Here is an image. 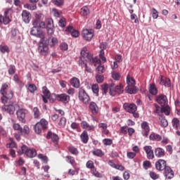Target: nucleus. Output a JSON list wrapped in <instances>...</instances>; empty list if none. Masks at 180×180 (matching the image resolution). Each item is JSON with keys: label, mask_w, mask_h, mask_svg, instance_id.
<instances>
[{"label": "nucleus", "mask_w": 180, "mask_h": 180, "mask_svg": "<svg viewBox=\"0 0 180 180\" xmlns=\"http://www.w3.org/2000/svg\"><path fill=\"white\" fill-rule=\"evenodd\" d=\"M127 126L121 127L120 129L121 134H127Z\"/></svg>", "instance_id": "338daca9"}, {"label": "nucleus", "mask_w": 180, "mask_h": 180, "mask_svg": "<svg viewBox=\"0 0 180 180\" xmlns=\"http://www.w3.org/2000/svg\"><path fill=\"white\" fill-rule=\"evenodd\" d=\"M124 92L123 84H120L119 85H115V83H111L110 84L109 94L110 96H119Z\"/></svg>", "instance_id": "f03ea898"}, {"label": "nucleus", "mask_w": 180, "mask_h": 180, "mask_svg": "<svg viewBox=\"0 0 180 180\" xmlns=\"http://www.w3.org/2000/svg\"><path fill=\"white\" fill-rule=\"evenodd\" d=\"M163 174L167 179H172V178H174V176H175L174 170H172V169H171L169 166H167L165 169Z\"/></svg>", "instance_id": "2eb2a0df"}, {"label": "nucleus", "mask_w": 180, "mask_h": 180, "mask_svg": "<svg viewBox=\"0 0 180 180\" xmlns=\"http://www.w3.org/2000/svg\"><path fill=\"white\" fill-rule=\"evenodd\" d=\"M143 150L146 154L148 160H154V158H155V156L154 155V150H153V146H146L143 148Z\"/></svg>", "instance_id": "9b49d317"}, {"label": "nucleus", "mask_w": 180, "mask_h": 180, "mask_svg": "<svg viewBox=\"0 0 180 180\" xmlns=\"http://www.w3.org/2000/svg\"><path fill=\"white\" fill-rule=\"evenodd\" d=\"M30 34H32V36H35V37H38L39 39H41L42 40L46 39V32L40 30L39 27L33 26L30 31Z\"/></svg>", "instance_id": "39448f33"}, {"label": "nucleus", "mask_w": 180, "mask_h": 180, "mask_svg": "<svg viewBox=\"0 0 180 180\" xmlns=\"http://www.w3.org/2000/svg\"><path fill=\"white\" fill-rule=\"evenodd\" d=\"M86 63H89L90 65H92L94 63L99 64V63H101V60H99L98 57L94 58V55L89 53L88 48L84 46L80 52L79 64L82 66V64H86Z\"/></svg>", "instance_id": "f257e3e1"}, {"label": "nucleus", "mask_w": 180, "mask_h": 180, "mask_svg": "<svg viewBox=\"0 0 180 180\" xmlns=\"http://www.w3.org/2000/svg\"><path fill=\"white\" fill-rule=\"evenodd\" d=\"M141 127L142 129V135L144 136V137H148V134H150V124L148 122L143 121L141 124Z\"/></svg>", "instance_id": "f8f14e48"}, {"label": "nucleus", "mask_w": 180, "mask_h": 180, "mask_svg": "<svg viewBox=\"0 0 180 180\" xmlns=\"http://www.w3.org/2000/svg\"><path fill=\"white\" fill-rule=\"evenodd\" d=\"M96 79L98 84H102V82L103 81V79H105V77H103V75H97L96 77Z\"/></svg>", "instance_id": "e2e57ef3"}, {"label": "nucleus", "mask_w": 180, "mask_h": 180, "mask_svg": "<svg viewBox=\"0 0 180 180\" xmlns=\"http://www.w3.org/2000/svg\"><path fill=\"white\" fill-rule=\"evenodd\" d=\"M149 175L152 179H158V178H160V176L155 172H150Z\"/></svg>", "instance_id": "69168bd1"}, {"label": "nucleus", "mask_w": 180, "mask_h": 180, "mask_svg": "<svg viewBox=\"0 0 180 180\" xmlns=\"http://www.w3.org/2000/svg\"><path fill=\"white\" fill-rule=\"evenodd\" d=\"M89 95L86 94V91L84 89H79V100L83 103H88L90 101Z\"/></svg>", "instance_id": "423d86ee"}, {"label": "nucleus", "mask_w": 180, "mask_h": 180, "mask_svg": "<svg viewBox=\"0 0 180 180\" xmlns=\"http://www.w3.org/2000/svg\"><path fill=\"white\" fill-rule=\"evenodd\" d=\"M42 93L44 94V95L41 96L44 103H48L49 99H50V96L51 95L50 90H49L47 86H45L42 88Z\"/></svg>", "instance_id": "ddd939ff"}, {"label": "nucleus", "mask_w": 180, "mask_h": 180, "mask_svg": "<svg viewBox=\"0 0 180 180\" xmlns=\"http://www.w3.org/2000/svg\"><path fill=\"white\" fill-rule=\"evenodd\" d=\"M65 25H67V22L65 21V18H61L58 22V25L60 27H65Z\"/></svg>", "instance_id": "680f3d73"}, {"label": "nucleus", "mask_w": 180, "mask_h": 180, "mask_svg": "<svg viewBox=\"0 0 180 180\" xmlns=\"http://www.w3.org/2000/svg\"><path fill=\"white\" fill-rule=\"evenodd\" d=\"M38 53H39L40 56H47L49 54V46L40 41L38 46Z\"/></svg>", "instance_id": "6e6552de"}, {"label": "nucleus", "mask_w": 180, "mask_h": 180, "mask_svg": "<svg viewBox=\"0 0 180 180\" xmlns=\"http://www.w3.org/2000/svg\"><path fill=\"white\" fill-rule=\"evenodd\" d=\"M123 109L128 113H134V112H137V105L134 103H125L123 105Z\"/></svg>", "instance_id": "1a4fd4ad"}, {"label": "nucleus", "mask_w": 180, "mask_h": 180, "mask_svg": "<svg viewBox=\"0 0 180 180\" xmlns=\"http://www.w3.org/2000/svg\"><path fill=\"white\" fill-rule=\"evenodd\" d=\"M162 139V137L161 136V135L154 132L150 134V135L149 136V140H150L151 141H161Z\"/></svg>", "instance_id": "c85d7f7f"}, {"label": "nucleus", "mask_w": 180, "mask_h": 180, "mask_svg": "<svg viewBox=\"0 0 180 180\" xmlns=\"http://www.w3.org/2000/svg\"><path fill=\"white\" fill-rule=\"evenodd\" d=\"M170 112L171 108H169L168 104L161 108V113H165L167 116L169 115Z\"/></svg>", "instance_id": "4c0bfd02"}, {"label": "nucleus", "mask_w": 180, "mask_h": 180, "mask_svg": "<svg viewBox=\"0 0 180 180\" xmlns=\"http://www.w3.org/2000/svg\"><path fill=\"white\" fill-rule=\"evenodd\" d=\"M179 123L180 121L178 118L175 117L172 120V127H174V129H175L176 130H178V129L179 128Z\"/></svg>", "instance_id": "ea45409f"}, {"label": "nucleus", "mask_w": 180, "mask_h": 180, "mask_svg": "<svg viewBox=\"0 0 180 180\" xmlns=\"http://www.w3.org/2000/svg\"><path fill=\"white\" fill-rule=\"evenodd\" d=\"M156 101L162 107L167 106V105H168V98H167V96L165 95L158 96Z\"/></svg>", "instance_id": "dca6fc26"}, {"label": "nucleus", "mask_w": 180, "mask_h": 180, "mask_svg": "<svg viewBox=\"0 0 180 180\" xmlns=\"http://www.w3.org/2000/svg\"><path fill=\"white\" fill-rule=\"evenodd\" d=\"M157 171H164L167 167V161L162 159H159L155 164Z\"/></svg>", "instance_id": "9d476101"}, {"label": "nucleus", "mask_w": 180, "mask_h": 180, "mask_svg": "<svg viewBox=\"0 0 180 180\" xmlns=\"http://www.w3.org/2000/svg\"><path fill=\"white\" fill-rule=\"evenodd\" d=\"M82 36L87 41H91V40H92V37H94V30H84L82 32Z\"/></svg>", "instance_id": "4468645a"}, {"label": "nucleus", "mask_w": 180, "mask_h": 180, "mask_svg": "<svg viewBox=\"0 0 180 180\" xmlns=\"http://www.w3.org/2000/svg\"><path fill=\"white\" fill-rule=\"evenodd\" d=\"M159 120L160 121V126L162 127H168V120L165 119V117L160 116L159 117Z\"/></svg>", "instance_id": "a19ab883"}, {"label": "nucleus", "mask_w": 180, "mask_h": 180, "mask_svg": "<svg viewBox=\"0 0 180 180\" xmlns=\"http://www.w3.org/2000/svg\"><path fill=\"white\" fill-rule=\"evenodd\" d=\"M56 99L63 103H68L70 102V96L66 94H58L56 95Z\"/></svg>", "instance_id": "a211bd4d"}, {"label": "nucleus", "mask_w": 180, "mask_h": 180, "mask_svg": "<svg viewBox=\"0 0 180 180\" xmlns=\"http://www.w3.org/2000/svg\"><path fill=\"white\" fill-rule=\"evenodd\" d=\"M29 113V110L25 108H20L16 111V115L18 120L25 123L26 122V115Z\"/></svg>", "instance_id": "0eeeda50"}, {"label": "nucleus", "mask_w": 180, "mask_h": 180, "mask_svg": "<svg viewBox=\"0 0 180 180\" xmlns=\"http://www.w3.org/2000/svg\"><path fill=\"white\" fill-rule=\"evenodd\" d=\"M38 158L41 160L45 164H47V162H49V158L44 155L43 154L38 155Z\"/></svg>", "instance_id": "6e6d98bb"}, {"label": "nucleus", "mask_w": 180, "mask_h": 180, "mask_svg": "<svg viewBox=\"0 0 180 180\" xmlns=\"http://www.w3.org/2000/svg\"><path fill=\"white\" fill-rule=\"evenodd\" d=\"M37 87L36 86L35 84H30L28 86V91H30V92H31V94L34 93L35 91H37Z\"/></svg>", "instance_id": "13d9d810"}, {"label": "nucleus", "mask_w": 180, "mask_h": 180, "mask_svg": "<svg viewBox=\"0 0 180 180\" xmlns=\"http://www.w3.org/2000/svg\"><path fill=\"white\" fill-rule=\"evenodd\" d=\"M93 64H94V67L97 65L96 71L98 72V74H103V72H105V65H102L101 60L99 63H94Z\"/></svg>", "instance_id": "cd10ccee"}, {"label": "nucleus", "mask_w": 180, "mask_h": 180, "mask_svg": "<svg viewBox=\"0 0 180 180\" xmlns=\"http://www.w3.org/2000/svg\"><path fill=\"white\" fill-rule=\"evenodd\" d=\"M0 51L3 53H9V47L7 46H0Z\"/></svg>", "instance_id": "052dcab7"}, {"label": "nucleus", "mask_w": 180, "mask_h": 180, "mask_svg": "<svg viewBox=\"0 0 180 180\" xmlns=\"http://www.w3.org/2000/svg\"><path fill=\"white\" fill-rule=\"evenodd\" d=\"M103 143L104 146H112V144H113V140L111 139H104Z\"/></svg>", "instance_id": "5fc2aeb1"}, {"label": "nucleus", "mask_w": 180, "mask_h": 180, "mask_svg": "<svg viewBox=\"0 0 180 180\" xmlns=\"http://www.w3.org/2000/svg\"><path fill=\"white\" fill-rule=\"evenodd\" d=\"M80 124L81 127L86 130V131H95V126L89 124L86 121H82Z\"/></svg>", "instance_id": "f3484780"}, {"label": "nucleus", "mask_w": 180, "mask_h": 180, "mask_svg": "<svg viewBox=\"0 0 180 180\" xmlns=\"http://www.w3.org/2000/svg\"><path fill=\"white\" fill-rule=\"evenodd\" d=\"M16 72V67L13 65H11L8 68V74L9 75H13Z\"/></svg>", "instance_id": "3c124183"}, {"label": "nucleus", "mask_w": 180, "mask_h": 180, "mask_svg": "<svg viewBox=\"0 0 180 180\" xmlns=\"http://www.w3.org/2000/svg\"><path fill=\"white\" fill-rule=\"evenodd\" d=\"M65 124H67V119L62 117L58 122V126H60V127H65Z\"/></svg>", "instance_id": "09e8293b"}, {"label": "nucleus", "mask_w": 180, "mask_h": 180, "mask_svg": "<svg viewBox=\"0 0 180 180\" xmlns=\"http://www.w3.org/2000/svg\"><path fill=\"white\" fill-rule=\"evenodd\" d=\"M70 85H72V86H73V88H76V89L79 88V86H81V83L79 82V79H78L77 77H75L70 79Z\"/></svg>", "instance_id": "a878e982"}, {"label": "nucleus", "mask_w": 180, "mask_h": 180, "mask_svg": "<svg viewBox=\"0 0 180 180\" xmlns=\"http://www.w3.org/2000/svg\"><path fill=\"white\" fill-rule=\"evenodd\" d=\"M91 173L96 176V178H102V174H101L98 170H96V167H93V169H91Z\"/></svg>", "instance_id": "79ce46f5"}, {"label": "nucleus", "mask_w": 180, "mask_h": 180, "mask_svg": "<svg viewBox=\"0 0 180 180\" xmlns=\"http://www.w3.org/2000/svg\"><path fill=\"white\" fill-rule=\"evenodd\" d=\"M1 95H4L5 96H6L8 99H12V98H13V95H14V93H13V91L12 90H10L8 91V92H4V94H1Z\"/></svg>", "instance_id": "603ef678"}, {"label": "nucleus", "mask_w": 180, "mask_h": 180, "mask_svg": "<svg viewBox=\"0 0 180 180\" xmlns=\"http://www.w3.org/2000/svg\"><path fill=\"white\" fill-rule=\"evenodd\" d=\"M48 44L51 47H54V46H57V44H58V39L53 37H49L48 39Z\"/></svg>", "instance_id": "473e14b6"}, {"label": "nucleus", "mask_w": 180, "mask_h": 180, "mask_svg": "<svg viewBox=\"0 0 180 180\" xmlns=\"http://www.w3.org/2000/svg\"><path fill=\"white\" fill-rule=\"evenodd\" d=\"M11 18L9 17H4L2 15H0V25H8L11 23Z\"/></svg>", "instance_id": "72a5a7b5"}, {"label": "nucleus", "mask_w": 180, "mask_h": 180, "mask_svg": "<svg viewBox=\"0 0 180 180\" xmlns=\"http://www.w3.org/2000/svg\"><path fill=\"white\" fill-rule=\"evenodd\" d=\"M155 155L157 158H161L165 155V150L162 148H157L155 149Z\"/></svg>", "instance_id": "bb28decb"}, {"label": "nucleus", "mask_w": 180, "mask_h": 180, "mask_svg": "<svg viewBox=\"0 0 180 180\" xmlns=\"http://www.w3.org/2000/svg\"><path fill=\"white\" fill-rule=\"evenodd\" d=\"M30 133V129H29V127H27V125H25L23 127V129L21 128V131H20V134H21V136H23L24 137H27Z\"/></svg>", "instance_id": "2f4dec72"}, {"label": "nucleus", "mask_w": 180, "mask_h": 180, "mask_svg": "<svg viewBox=\"0 0 180 180\" xmlns=\"http://www.w3.org/2000/svg\"><path fill=\"white\" fill-rule=\"evenodd\" d=\"M80 139L84 144L88 143V141H89V135H88V131L86 130L83 131L80 135Z\"/></svg>", "instance_id": "b1692460"}, {"label": "nucleus", "mask_w": 180, "mask_h": 180, "mask_svg": "<svg viewBox=\"0 0 180 180\" xmlns=\"http://www.w3.org/2000/svg\"><path fill=\"white\" fill-rule=\"evenodd\" d=\"M152 18H153V19L158 18V11L154 8H152Z\"/></svg>", "instance_id": "0e129e2a"}, {"label": "nucleus", "mask_w": 180, "mask_h": 180, "mask_svg": "<svg viewBox=\"0 0 180 180\" xmlns=\"http://www.w3.org/2000/svg\"><path fill=\"white\" fill-rule=\"evenodd\" d=\"M127 83L128 86H134V85H136V80L128 75L127 77Z\"/></svg>", "instance_id": "c9c22d12"}, {"label": "nucleus", "mask_w": 180, "mask_h": 180, "mask_svg": "<svg viewBox=\"0 0 180 180\" xmlns=\"http://www.w3.org/2000/svg\"><path fill=\"white\" fill-rule=\"evenodd\" d=\"M91 90L96 96H99V85L98 84H94L91 86Z\"/></svg>", "instance_id": "58836bf2"}, {"label": "nucleus", "mask_w": 180, "mask_h": 180, "mask_svg": "<svg viewBox=\"0 0 180 180\" xmlns=\"http://www.w3.org/2000/svg\"><path fill=\"white\" fill-rule=\"evenodd\" d=\"M101 86L103 95H108V92L110 91V84L105 83L102 84Z\"/></svg>", "instance_id": "c756f323"}, {"label": "nucleus", "mask_w": 180, "mask_h": 180, "mask_svg": "<svg viewBox=\"0 0 180 180\" xmlns=\"http://www.w3.org/2000/svg\"><path fill=\"white\" fill-rule=\"evenodd\" d=\"M68 151H70L73 155H78V149L74 146H69Z\"/></svg>", "instance_id": "49530a36"}, {"label": "nucleus", "mask_w": 180, "mask_h": 180, "mask_svg": "<svg viewBox=\"0 0 180 180\" xmlns=\"http://www.w3.org/2000/svg\"><path fill=\"white\" fill-rule=\"evenodd\" d=\"M139 89H137V86H127L125 88V91L127 94H129L130 95H133V94H137Z\"/></svg>", "instance_id": "393cba45"}, {"label": "nucleus", "mask_w": 180, "mask_h": 180, "mask_svg": "<svg viewBox=\"0 0 180 180\" xmlns=\"http://www.w3.org/2000/svg\"><path fill=\"white\" fill-rule=\"evenodd\" d=\"M66 32H70L71 35L72 37H79V32L75 30H74V27L69 26L66 28Z\"/></svg>", "instance_id": "7c9ffc66"}, {"label": "nucleus", "mask_w": 180, "mask_h": 180, "mask_svg": "<svg viewBox=\"0 0 180 180\" xmlns=\"http://www.w3.org/2000/svg\"><path fill=\"white\" fill-rule=\"evenodd\" d=\"M25 9H29L30 11H36L37 9V6L36 4H26L24 5Z\"/></svg>", "instance_id": "37998d69"}, {"label": "nucleus", "mask_w": 180, "mask_h": 180, "mask_svg": "<svg viewBox=\"0 0 180 180\" xmlns=\"http://www.w3.org/2000/svg\"><path fill=\"white\" fill-rule=\"evenodd\" d=\"M86 168H89V169H92L94 168H95V166L94 165V161L92 160H89L86 163Z\"/></svg>", "instance_id": "bf43d9fd"}, {"label": "nucleus", "mask_w": 180, "mask_h": 180, "mask_svg": "<svg viewBox=\"0 0 180 180\" xmlns=\"http://www.w3.org/2000/svg\"><path fill=\"white\" fill-rule=\"evenodd\" d=\"M158 82L160 85H164L165 86H167V88H169L171 86V79L169 78L162 77V75H160L158 79Z\"/></svg>", "instance_id": "aec40b11"}, {"label": "nucleus", "mask_w": 180, "mask_h": 180, "mask_svg": "<svg viewBox=\"0 0 180 180\" xmlns=\"http://www.w3.org/2000/svg\"><path fill=\"white\" fill-rule=\"evenodd\" d=\"M149 92L151 95H157L158 94V89H157L155 84H153L150 85Z\"/></svg>", "instance_id": "e433bc0d"}, {"label": "nucleus", "mask_w": 180, "mask_h": 180, "mask_svg": "<svg viewBox=\"0 0 180 180\" xmlns=\"http://www.w3.org/2000/svg\"><path fill=\"white\" fill-rule=\"evenodd\" d=\"M65 158L66 161L69 162V164H71V165H74V164H75V159L74 157L68 155L66 156Z\"/></svg>", "instance_id": "8fccbe9b"}, {"label": "nucleus", "mask_w": 180, "mask_h": 180, "mask_svg": "<svg viewBox=\"0 0 180 180\" xmlns=\"http://www.w3.org/2000/svg\"><path fill=\"white\" fill-rule=\"evenodd\" d=\"M92 154L96 157H100V158L103 157V155H105V153H103V151H102L101 149H98V148H95L92 151Z\"/></svg>", "instance_id": "f704fd0d"}, {"label": "nucleus", "mask_w": 180, "mask_h": 180, "mask_svg": "<svg viewBox=\"0 0 180 180\" xmlns=\"http://www.w3.org/2000/svg\"><path fill=\"white\" fill-rule=\"evenodd\" d=\"M34 118L40 119V110L37 107L33 108Z\"/></svg>", "instance_id": "a18cd8bd"}, {"label": "nucleus", "mask_w": 180, "mask_h": 180, "mask_svg": "<svg viewBox=\"0 0 180 180\" xmlns=\"http://www.w3.org/2000/svg\"><path fill=\"white\" fill-rule=\"evenodd\" d=\"M89 109L92 115H98L99 112V107L96 103L91 101L89 105Z\"/></svg>", "instance_id": "6ab92c4d"}, {"label": "nucleus", "mask_w": 180, "mask_h": 180, "mask_svg": "<svg viewBox=\"0 0 180 180\" xmlns=\"http://www.w3.org/2000/svg\"><path fill=\"white\" fill-rule=\"evenodd\" d=\"M40 15H36L35 19L34 20L32 25L34 27H39V25L40 23Z\"/></svg>", "instance_id": "de8ad7c7"}, {"label": "nucleus", "mask_w": 180, "mask_h": 180, "mask_svg": "<svg viewBox=\"0 0 180 180\" xmlns=\"http://www.w3.org/2000/svg\"><path fill=\"white\" fill-rule=\"evenodd\" d=\"M174 105L176 106V110H177V112H180V101L179 100H176L174 102Z\"/></svg>", "instance_id": "774afa93"}, {"label": "nucleus", "mask_w": 180, "mask_h": 180, "mask_svg": "<svg viewBox=\"0 0 180 180\" xmlns=\"http://www.w3.org/2000/svg\"><path fill=\"white\" fill-rule=\"evenodd\" d=\"M143 167L144 169H148V168H151V162L148 160H146L143 162Z\"/></svg>", "instance_id": "4d7b16f0"}, {"label": "nucleus", "mask_w": 180, "mask_h": 180, "mask_svg": "<svg viewBox=\"0 0 180 180\" xmlns=\"http://www.w3.org/2000/svg\"><path fill=\"white\" fill-rule=\"evenodd\" d=\"M2 110L9 113V115H13L15 113V106L13 105H4L2 107Z\"/></svg>", "instance_id": "4be33fe9"}, {"label": "nucleus", "mask_w": 180, "mask_h": 180, "mask_svg": "<svg viewBox=\"0 0 180 180\" xmlns=\"http://www.w3.org/2000/svg\"><path fill=\"white\" fill-rule=\"evenodd\" d=\"M80 13L82 16H88V14L89 13V8H88L86 6H83L81 8Z\"/></svg>", "instance_id": "c03bdc74"}, {"label": "nucleus", "mask_w": 180, "mask_h": 180, "mask_svg": "<svg viewBox=\"0 0 180 180\" xmlns=\"http://www.w3.org/2000/svg\"><path fill=\"white\" fill-rule=\"evenodd\" d=\"M79 172V168H75V170L70 169L68 171L69 175H72V176L78 175Z\"/></svg>", "instance_id": "864d4df0"}, {"label": "nucleus", "mask_w": 180, "mask_h": 180, "mask_svg": "<svg viewBox=\"0 0 180 180\" xmlns=\"http://www.w3.org/2000/svg\"><path fill=\"white\" fill-rule=\"evenodd\" d=\"M48 124L49 122H47L46 119L42 118L40 122H37L34 126L35 133H37V134H40L41 130H46V129H47Z\"/></svg>", "instance_id": "20e7f679"}, {"label": "nucleus", "mask_w": 180, "mask_h": 180, "mask_svg": "<svg viewBox=\"0 0 180 180\" xmlns=\"http://www.w3.org/2000/svg\"><path fill=\"white\" fill-rule=\"evenodd\" d=\"M18 154L19 155L25 154L29 158H34L37 155V151L34 148H29L27 146L23 145L21 149L18 151Z\"/></svg>", "instance_id": "7ed1b4c3"}, {"label": "nucleus", "mask_w": 180, "mask_h": 180, "mask_svg": "<svg viewBox=\"0 0 180 180\" xmlns=\"http://www.w3.org/2000/svg\"><path fill=\"white\" fill-rule=\"evenodd\" d=\"M22 19L25 23H30L32 20V14L27 10H24L22 12Z\"/></svg>", "instance_id": "412c9836"}, {"label": "nucleus", "mask_w": 180, "mask_h": 180, "mask_svg": "<svg viewBox=\"0 0 180 180\" xmlns=\"http://www.w3.org/2000/svg\"><path fill=\"white\" fill-rule=\"evenodd\" d=\"M46 139H51L53 143H58L60 138L58 137V135L56 134H53L51 131H49L46 136Z\"/></svg>", "instance_id": "5701e85b"}]
</instances>
